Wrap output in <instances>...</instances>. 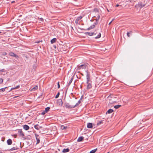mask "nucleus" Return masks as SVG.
<instances>
[{
	"mask_svg": "<svg viewBox=\"0 0 153 153\" xmlns=\"http://www.w3.org/2000/svg\"><path fill=\"white\" fill-rule=\"evenodd\" d=\"M146 6L145 4L142 3V2H139L138 4H136L135 6V7L137 9L139 8V11L140 9L142 7H145Z\"/></svg>",
	"mask_w": 153,
	"mask_h": 153,
	"instance_id": "obj_1",
	"label": "nucleus"
},
{
	"mask_svg": "<svg viewBox=\"0 0 153 153\" xmlns=\"http://www.w3.org/2000/svg\"><path fill=\"white\" fill-rule=\"evenodd\" d=\"M65 107L68 109H71L74 108V106L70 105L68 103H66L65 104Z\"/></svg>",
	"mask_w": 153,
	"mask_h": 153,
	"instance_id": "obj_2",
	"label": "nucleus"
},
{
	"mask_svg": "<svg viewBox=\"0 0 153 153\" xmlns=\"http://www.w3.org/2000/svg\"><path fill=\"white\" fill-rule=\"evenodd\" d=\"M50 109V108L49 107H47L45 109V110L43 111L41 113V114L42 115H44L46 113H47Z\"/></svg>",
	"mask_w": 153,
	"mask_h": 153,
	"instance_id": "obj_3",
	"label": "nucleus"
},
{
	"mask_svg": "<svg viewBox=\"0 0 153 153\" xmlns=\"http://www.w3.org/2000/svg\"><path fill=\"white\" fill-rule=\"evenodd\" d=\"M9 54L10 56L15 57L16 59H18L19 58V56L13 52H10L9 53Z\"/></svg>",
	"mask_w": 153,
	"mask_h": 153,
	"instance_id": "obj_4",
	"label": "nucleus"
},
{
	"mask_svg": "<svg viewBox=\"0 0 153 153\" xmlns=\"http://www.w3.org/2000/svg\"><path fill=\"white\" fill-rule=\"evenodd\" d=\"M78 68L79 69H85L86 68V65L85 64L81 65L78 66Z\"/></svg>",
	"mask_w": 153,
	"mask_h": 153,
	"instance_id": "obj_5",
	"label": "nucleus"
},
{
	"mask_svg": "<svg viewBox=\"0 0 153 153\" xmlns=\"http://www.w3.org/2000/svg\"><path fill=\"white\" fill-rule=\"evenodd\" d=\"M35 136L36 137V144L39 143L40 142L39 137V135L37 134H35Z\"/></svg>",
	"mask_w": 153,
	"mask_h": 153,
	"instance_id": "obj_6",
	"label": "nucleus"
},
{
	"mask_svg": "<svg viewBox=\"0 0 153 153\" xmlns=\"http://www.w3.org/2000/svg\"><path fill=\"white\" fill-rule=\"evenodd\" d=\"M87 83L88 84L87 88V89H89L91 88L92 85L91 83H90V81L88 82L87 81Z\"/></svg>",
	"mask_w": 153,
	"mask_h": 153,
	"instance_id": "obj_7",
	"label": "nucleus"
},
{
	"mask_svg": "<svg viewBox=\"0 0 153 153\" xmlns=\"http://www.w3.org/2000/svg\"><path fill=\"white\" fill-rule=\"evenodd\" d=\"M86 79L87 81H88V82L90 81V75L87 71H86Z\"/></svg>",
	"mask_w": 153,
	"mask_h": 153,
	"instance_id": "obj_8",
	"label": "nucleus"
},
{
	"mask_svg": "<svg viewBox=\"0 0 153 153\" xmlns=\"http://www.w3.org/2000/svg\"><path fill=\"white\" fill-rule=\"evenodd\" d=\"M58 104L59 106H62V105L63 102H62V100L61 99H59L57 101Z\"/></svg>",
	"mask_w": 153,
	"mask_h": 153,
	"instance_id": "obj_9",
	"label": "nucleus"
},
{
	"mask_svg": "<svg viewBox=\"0 0 153 153\" xmlns=\"http://www.w3.org/2000/svg\"><path fill=\"white\" fill-rule=\"evenodd\" d=\"M85 33L86 35H89V36H92L93 35L96 34V33L94 32H86Z\"/></svg>",
	"mask_w": 153,
	"mask_h": 153,
	"instance_id": "obj_10",
	"label": "nucleus"
},
{
	"mask_svg": "<svg viewBox=\"0 0 153 153\" xmlns=\"http://www.w3.org/2000/svg\"><path fill=\"white\" fill-rule=\"evenodd\" d=\"M34 128L37 130H39L42 128V126H39L38 124L35 125L34 126Z\"/></svg>",
	"mask_w": 153,
	"mask_h": 153,
	"instance_id": "obj_11",
	"label": "nucleus"
},
{
	"mask_svg": "<svg viewBox=\"0 0 153 153\" xmlns=\"http://www.w3.org/2000/svg\"><path fill=\"white\" fill-rule=\"evenodd\" d=\"M18 133L19 135L21 137H23L24 136V134L22 130H19L18 131Z\"/></svg>",
	"mask_w": 153,
	"mask_h": 153,
	"instance_id": "obj_12",
	"label": "nucleus"
},
{
	"mask_svg": "<svg viewBox=\"0 0 153 153\" xmlns=\"http://www.w3.org/2000/svg\"><path fill=\"white\" fill-rule=\"evenodd\" d=\"M87 127L88 128H91L93 127L92 124V123H88L87 124Z\"/></svg>",
	"mask_w": 153,
	"mask_h": 153,
	"instance_id": "obj_13",
	"label": "nucleus"
},
{
	"mask_svg": "<svg viewBox=\"0 0 153 153\" xmlns=\"http://www.w3.org/2000/svg\"><path fill=\"white\" fill-rule=\"evenodd\" d=\"M23 128L26 130H27L29 129V127L26 125H24L23 126Z\"/></svg>",
	"mask_w": 153,
	"mask_h": 153,
	"instance_id": "obj_14",
	"label": "nucleus"
},
{
	"mask_svg": "<svg viewBox=\"0 0 153 153\" xmlns=\"http://www.w3.org/2000/svg\"><path fill=\"white\" fill-rule=\"evenodd\" d=\"M7 143L8 145H10L12 143V140L10 139H8L7 141Z\"/></svg>",
	"mask_w": 153,
	"mask_h": 153,
	"instance_id": "obj_15",
	"label": "nucleus"
},
{
	"mask_svg": "<svg viewBox=\"0 0 153 153\" xmlns=\"http://www.w3.org/2000/svg\"><path fill=\"white\" fill-rule=\"evenodd\" d=\"M82 100V98H81L80 99V100L77 102L74 106H73L74 108L78 106L79 105V104L81 102L80 100Z\"/></svg>",
	"mask_w": 153,
	"mask_h": 153,
	"instance_id": "obj_16",
	"label": "nucleus"
},
{
	"mask_svg": "<svg viewBox=\"0 0 153 153\" xmlns=\"http://www.w3.org/2000/svg\"><path fill=\"white\" fill-rule=\"evenodd\" d=\"M84 137H79L78 138L77 141L78 142H80L82 141L84 139Z\"/></svg>",
	"mask_w": 153,
	"mask_h": 153,
	"instance_id": "obj_17",
	"label": "nucleus"
},
{
	"mask_svg": "<svg viewBox=\"0 0 153 153\" xmlns=\"http://www.w3.org/2000/svg\"><path fill=\"white\" fill-rule=\"evenodd\" d=\"M56 41V38H54L52 39L51 41V44H53Z\"/></svg>",
	"mask_w": 153,
	"mask_h": 153,
	"instance_id": "obj_18",
	"label": "nucleus"
},
{
	"mask_svg": "<svg viewBox=\"0 0 153 153\" xmlns=\"http://www.w3.org/2000/svg\"><path fill=\"white\" fill-rule=\"evenodd\" d=\"M69 151V149L68 148L64 149L62 150V152L63 153H66L68 152Z\"/></svg>",
	"mask_w": 153,
	"mask_h": 153,
	"instance_id": "obj_19",
	"label": "nucleus"
},
{
	"mask_svg": "<svg viewBox=\"0 0 153 153\" xmlns=\"http://www.w3.org/2000/svg\"><path fill=\"white\" fill-rule=\"evenodd\" d=\"M38 88V86L37 85L35 86V87L33 88L31 90V91H34L36 90H37Z\"/></svg>",
	"mask_w": 153,
	"mask_h": 153,
	"instance_id": "obj_20",
	"label": "nucleus"
},
{
	"mask_svg": "<svg viewBox=\"0 0 153 153\" xmlns=\"http://www.w3.org/2000/svg\"><path fill=\"white\" fill-rule=\"evenodd\" d=\"M113 111V110L111 109H109L106 112V114H110Z\"/></svg>",
	"mask_w": 153,
	"mask_h": 153,
	"instance_id": "obj_21",
	"label": "nucleus"
},
{
	"mask_svg": "<svg viewBox=\"0 0 153 153\" xmlns=\"http://www.w3.org/2000/svg\"><path fill=\"white\" fill-rule=\"evenodd\" d=\"M103 123L102 120H100L97 123V126L100 125L101 124H102Z\"/></svg>",
	"mask_w": 153,
	"mask_h": 153,
	"instance_id": "obj_22",
	"label": "nucleus"
},
{
	"mask_svg": "<svg viewBox=\"0 0 153 153\" xmlns=\"http://www.w3.org/2000/svg\"><path fill=\"white\" fill-rule=\"evenodd\" d=\"M101 36V34L100 33H99L98 35L95 37V39H97L100 38Z\"/></svg>",
	"mask_w": 153,
	"mask_h": 153,
	"instance_id": "obj_23",
	"label": "nucleus"
},
{
	"mask_svg": "<svg viewBox=\"0 0 153 153\" xmlns=\"http://www.w3.org/2000/svg\"><path fill=\"white\" fill-rule=\"evenodd\" d=\"M20 87V86L19 85H18L17 86H16L15 87V88H12L10 91L11 90H14V89H18V88H19Z\"/></svg>",
	"mask_w": 153,
	"mask_h": 153,
	"instance_id": "obj_24",
	"label": "nucleus"
},
{
	"mask_svg": "<svg viewBox=\"0 0 153 153\" xmlns=\"http://www.w3.org/2000/svg\"><path fill=\"white\" fill-rule=\"evenodd\" d=\"M18 149V148L17 147H13L11 149H10V151H13V150H17Z\"/></svg>",
	"mask_w": 153,
	"mask_h": 153,
	"instance_id": "obj_25",
	"label": "nucleus"
},
{
	"mask_svg": "<svg viewBox=\"0 0 153 153\" xmlns=\"http://www.w3.org/2000/svg\"><path fill=\"white\" fill-rule=\"evenodd\" d=\"M95 26V25H92V26H90V27H89V28H88L87 30H90V29H91L92 28H94V27Z\"/></svg>",
	"mask_w": 153,
	"mask_h": 153,
	"instance_id": "obj_26",
	"label": "nucleus"
},
{
	"mask_svg": "<svg viewBox=\"0 0 153 153\" xmlns=\"http://www.w3.org/2000/svg\"><path fill=\"white\" fill-rule=\"evenodd\" d=\"M7 87H5L0 89V92H3L5 91V89Z\"/></svg>",
	"mask_w": 153,
	"mask_h": 153,
	"instance_id": "obj_27",
	"label": "nucleus"
},
{
	"mask_svg": "<svg viewBox=\"0 0 153 153\" xmlns=\"http://www.w3.org/2000/svg\"><path fill=\"white\" fill-rule=\"evenodd\" d=\"M97 150V149H96L94 150H93L90 152V153H94Z\"/></svg>",
	"mask_w": 153,
	"mask_h": 153,
	"instance_id": "obj_28",
	"label": "nucleus"
},
{
	"mask_svg": "<svg viewBox=\"0 0 153 153\" xmlns=\"http://www.w3.org/2000/svg\"><path fill=\"white\" fill-rule=\"evenodd\" d=\"M67 128V126H64L63 125H62L61 126V128L62 130L65 129H66Z\"/></svg>",
	"mask_w": 153,
	"mask_h": 153,
	"instance_id": "obj_29",
	"label": "nucleus"
},
{
	"mask_svg": "<svg viewBox=\"0 0 153 153\" xmlns=\"http://www.w3.org/2000/svg\"><path fill=\"white\" fill-rule=\"evenodd\" d=\"M121 105H115L114 106V108L116 109H117L121 107Z\"/></svg>",
	"mask_w": 153,
	"mask_h": 153,
	"instance_id": "obj_30",
	"label": "nucleus"
},
{
	"mask_svg": "<svg viewBox=\"0 0 153 153\" xmlns=\"http://www.w3.org/2000/svg\"><path fill=\"white\" fill-rule=\"evenodd\" d=\"M132 33V32L131 31H130L129 32H128L127 33V36L128 37H129L130 36V35H129V34H131Z\"/></svg>",
	"mask_w": 153,
	"mask_h": 153,
	"instance_id": "obj_31",
	"label": "nucleus"
},
{
	"mask_svg": "<svg viewBox=\"0 0 153 153\" xmlns=\"http://www.w3.org/2000/svg\"><path fill=\"white\" fill-rule=\"evenodd\" d=\"M73 80V78H71V79L70 80V81H69V82L68 83V85H69L71 84V83Z\"/></svg>",
	"mask_w": 153,
	"mask_h": 153,
	"instance_id": "obj_32",
	"label": "nucleus"
},
{
	"mask_svg": "<svg viewBox=\"0 0 153 153\" xmlns=\"http://www.w3.org/2000/svg\"><path fill=\"white\" fill-rule=\"evenodd\" d=\"M82 18V16H79L76 19H77L79 21L80 20V19H81Z\"/></svg>",
	"mask_w": 153,
	"mask_h": 153,
	"instance_id": "obj_33",
	"label": "nucleus"
},
{
	"mask_svg": "<svg viewBox=\"0 0 153 153\" xmlns=\"http://www.w3.org/2000/svg\"><path fill=\"white\" fill-rule=\"evenodd\" d=\"M59 94H60V93H59V92H58V93L56 95V96L55 97V98L56 99L57 98L59 97Z\"/></svg>",
	"mask_w": 153,
	"mask_h": 153,
	"instance_id": "obj_34",
	"label": "nucleus"
},
{
	"mask_svg": "<svg viewBox=\"0 0 153 153\" xmlns=\"http://www.w3.org/2000/svg\"><path fill=\"white\" fill-rule=\"evenodd\" d=\"M3 79L2 78L0 79V84L2 83L3 82Z\"/></svg>",
	"mask_w": 153,
	"mask_h": 153,
	"instance_id": "obj_35",
	"label": "nucleus"
},
{
	"mask_svg": "<svg viewBox=\"0 0 153 153\" xmlns=\"http://www.w3.org/2000/svg\"><path fill=\"white\" fill-rule=\"evenodd\" d=\"M39 20L41 21H42V22H43V20H44L42 18H39Z\"/></svg>",
	"mask_w": 153,
	"mask_h": 153,
	"instance_id": "obj_36",
	"label": "nucleus"
},
{
	"mask_svg": "<svg viewBox=\"0 0 153 153\" xmlns=\"http://www.w3.org/2000/svg\"><path fill=\"white\" fill-rule=\"evenodd\" d=\"M4 70H5L4 69H2L1 70H0V73L4 72Z\"/></svg>",
	"mask_w": 153,
	"mask_h": 153,
	"instance_id": "obj_37",
	"label": "nucleus"
},
{
	"mask_svg": "<svg viewBox=\"0 0 153 153\" xmlns=\"http://www.w3.org/2000/svg\"><path fill=\"white\" fill-rule=\"evenodd\" d=\"M40 42H42V40L41 41H39V40H37V41H36V43H39Z\"/></svg>",
	"mask_w": 153,
	"mask_h": 153,
	"instance_id": "obj_38",
	"label": "nucleus"
},
{
	"mask_svg": "<svg viewBox=\"0 0 153 153\" xmlns=\"http://www.w3.org/2000/svg\"><path fill=\"white\" fill-rule=\"evenodd\" d=\"M116 7H118V6H120V8H121L122 7V5H119L118 4H117L116 6Z\"/></svg>",
	"mask_w": 153,
	"mask_h": 153,
	"instance_id": "obj_39",
	"label": "nucleus"
},
{
	"mask_svg": "<svg viewBox=\"0 0 153 153\" xmlns=\"http://www.w3.org/2000/svg\"><path fill=\"white\" fill-rule=\"evenodd\" d=\"M78 22H79V21L76 19L75 20V23L76 24H78Z\"/></svg>",
	"mask_w": 153,
	"mask_h": 153,
	"instance_id": "obj_40",
	"label": "nucleus"
},
{
	"mask_svg": "<svg viewBox=\"0 0 153 153\" xmlns=\"http://www.w3.org/2000/svg\"><path fill=\"white\" fill-rule=\"evenodd\" d=\"M57 85H58V88H60V85H59V82H58Z\"/></svg>",
	"mask_w": 153,
	"mask_h": 153,
	"instance_id": "obj_41",
	"label": "nucleus"
},
{
	"mask_svg": "<svg viewBox=\"0 0 153 153\" xmlns=\"http://www.w3.org/2000/svg\"><path fill=\"white\" fill-rule=\"evenodd\" d=\"M94 11H95V12H97L98 11V9L96 8H95L94 9Z\"/></svg>",
	"mask_w": 153,
	"mask_h": 153,
	"instance_id": "obj_42",
	"label": "nucleus"
},
{
	"mask_svg": "<svg viewBox=\"0 0 153 153\" xmlns=\"http://www.w3.org/2000/svg\"><path fill=\"white\" fill-rule=\"evenodd\" d=\"M97 20H99V19L100 18V16L99 15H98L97 16Z\"/></svg>",
	"mask_w": 153,
	"mask_h": 153,
	"instance_id": "obj_43",
	"label": "nucleus"
},
{
	"mask_svg": "<svg viewBox=\"0 0 153 153\" xmlns=\"http://www.w3.org/2000/svg\"><path fill=\"white\" fill-rule=\"evenodd\" d=\"M114 20V19H113L111 22H110V23H109V25H110L111 24V22H112V21H113Z\"/></svg>",
	"mask_w": 153,
	"mask_h": 153,
	"instance_id": "obj_44",
	"label": "nucleus"
},
{
	"mask_svg": "<svg viewBox=\"0 0 153 153\" xmlns=\"http://www.w3.org/2000/svg\"><path fill=\"white\" fill-rule=\"evenodd\" d=\"M3 54L4 55H5L7 54V53L5 52H4L3 53Z\"/></svg>",
	"mask_w": 153,
	"mask_h": 153,
	"instance_id": "obj_45",
	"label": "nucleus"
},
{
	"mask_svg": "<svg viewBox=\"0 0 153 153\" xmlns=\"http://www.w3.org/2000/svg\"><path fill=\"white\" fill-rule=\"evenodd\" d=\"M2 153L1 152L0 150V153Z\"/></svg>",
	"mask_w": 153,
	"mask_h": 153,
	"instance_id": "obj_46",
	"label": "nucleus"
},
{
	"mask_svg": "<svg viewBox=\"0 0 153 153\" xmlns=\"http://www.w3.org/2000/svg\"><path fill=\"white\" fill-rule=\"evenodd\" d=\"M107 11H108V12H109V10L108 9H107Z\"/></svg>",
	"mask_w": 153,
	"mask_h": 153,
	"instance_id": "obj_47",
	"label": "nucleus"
},
{
	"mask_svg": "<svg viewBox=\"0 0 153 153\" xmlns=\"http://www.w3.org/2000/svg\"><path fill=\"white\" fill-rule=\"evenodd\" d=\"M16 97H14V98H16Z\"/></svg>",
	"mask_w": 153,
	"mask_h": 153,
	"instance_id": "obj_48",
	"label": "nucleus"
},
{
	"mask_svg": "<svg viewBox=\"0 0 153 153\" xmlns=\"http://www.w3.org/2000/svg\"><path fill=\"white\" fill-rule=\"evenodd\" d=\"M1 32H0V33H1Z\"/></svg>",
	"mask_w": 153,
	"mask_h": 153,
	"instance_id": "obj_49",
	"label": "nucleus"
},
{
	"mask_svg": "<svg viewBox=\"0 0 153 153\" xmlns=\"http://www.w3.org/2000/svg\"><path fill=\"white\" fill-rule=\"evenodd\" d=\"M107 153H108V152Z\"/></svg>",
	"mask_w": 153,
	"mask_h": 153,
	"instance_id": "obj_50",
	"label": "nucleus"
}]
</instances>
